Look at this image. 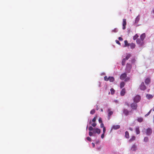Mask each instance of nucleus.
I'll return each mask as SVG.
<instances>
[{
    "label": "nucleus",
    "mask_w": 154,
    "mask_h": 154,
    "mask_svg": "<svg viewBox=\"0 0 154 154\" xmlns=\"http://www.w3.org/2000/svg\"><path fill=\"white\" fill-rule=\"evenodd\" d=\"M132 68V65L129 63H127L126 67L125 69L127 72L129 73L131 71V70Z\"/></svg>",
    "instance_id": "f257e3e1"
},
{
    "label": "nucleus",
    "mask_w": 154,
    "mask_h": 154,
    "mask_svg": "<svg viewBox=\"0 0 154 154\" xmlns=\"http://www.w3.org/2000/svg\"><path fill=\"white\" fill-rule=\"evenodd\" d=\"M140 100V97L138 95H136L134 98V100L136 103L138 102Z\"/></svg>",
    "instance_id": "f03ea898"
},
{
    "label": "nucleus",
    "mask_w": 154,
    "mask_h": 154,
    "mask_svg": "<svg viewBox=\"0 0 154 154\" xmlns=\"http://www.w3.org/2000/svg\"><path fill=\"white\" fill-rule=\"evenodd\" d=\"M93 131L94 134L97 133L98 134H99L101 132V130L100 129L98 128H94Z\"/></svg>",
    "instance_id": "7ed1b4c3"
},
{
    "label": "nucleus",
    "mask_w": 154,
    "mask_h": 154,
    "mask_svg": "<svg viewBox=\"0 0 154 154\" xmlns=\"http://www.w3.org/2000/svg\"><path fill=\"white\" fill-rule=\"evenodd\" d=\"M140 89L142 90H144L146 89V87L145 85L143 82H142L140 86Z\"/></svg>",
    "instance_id": "20e7f679"
},
{
    "label": "nucleus",
    "mask_w": 154,
    "mask_h": 154,
    "mask_svg": "<svg viewBox=\"0 0 154 154\" xmlns=\"http://www.w3.org/2000/svg\"><path fill=\"white\" fill-rule=\"evenodd\" d=\"M126 19H123V23H122V29H126Z\"/></svg>",
    "instance_id": "39448f33"
},
{
    "label": "nucleus",
    "mask_w": 154,
    "mask_h": 154,
    "mask_svg": "<svg viewBox=\"0 0 154 154\" xmlns=\"http://www.w3.org/2000/svg\"><path fill=\"white\" fill-rule=\"evenodd\" d=\"M136 42L140 46H142L143 45V41L140 38L137 39Z\"/></svg>",
    "instance_id": "423d86ee"
},
{
    "label": "nucleus",
    "mask_w": 154,
    "mask_h": 154,
    "mask_svg": "<svg viewBox=\"0 0 154 154\" xmlns=\"http://www.w3.org/2000/svg\"><path fill=\"white\" fill-rule=\"evenodd\" d=\"M131 107L133 109L136 110L137 107V105L136 103H133L131 105Z\"/></svg>",
    "instance_id": "0eeeda50"
},
{
    "label": "nucleus",
    "mask_w": 154,
    "mask_h": 154,
    "mask_svg": "<svg viewBox=\"0 0 154 154\" xmlns=\"http://www.w3.org/2000/svg\"><path fill=\"white\" fill-rule=\"evenodd\" d=\"M152 130L150 128H148L146 130V134L148 135H150L152 133Z\"/></svg>",
    "instance_id": "6e6552de"
},
{
    "label": "nucleus",
    "mask_w": 154,
    "mask_h": 154,
    "mask_svg": "<svg viewBox=\"0 0 154 154\" xmlns=\"http://www.w3.org/2000/svg\"><path fill=\"white\" fill-rule=\"evenodd\" d=\"M127 76V74L126 73H123L120 76V79L123 80L125 79Z\"/></svg>",
    "instance_id": "1a4fd4ad"
},
{
    "label": "nucleus",
    "mask_w": 154,
    "mask_h": 154,
    "mask_svg": "<svg viewBox=\"0 0 154 154\" xmlns=\"http://www.w3.org/2000/svg\"><path fill=\"white\" fill-rule=\"evenodd\" d=\"M150 78L149 77L147 78L145 81V83L146 85L149 84L150 83Z\"/></svg>",
    "instance_id": "9d476101"
},
{
    "label": "nucleus",
    "mask_w": 154,
    "mask_h": 154,
    "mask_svg": "<svg viewBox=\"0 0 154 154\" xmlns=\"http://www.w3.org/2000/svg\"><path fill=\"white\" fill-rule=\"evenodd\" d=\"M126 93V90L125 88H123L120 92V95L122 96H124Z\"/></svg>",
    "instance_id": "9b49d317"
},
{
    "label": "nucleus",
    "mask_w": 154,
    "mask_h": 154,
    "mask_svg": "<svg viewBox=\"0 0 154 154\" xmlns=\"http://www.w3.org/2000/svg\"><path fill=\"white\" fill-rule=\"evenodd\" d=\"M108 115L109 117V119L110 116L113 114V112L112 111H111L110 109H108Z\"/></svg>",
    "instance_id": "f8f14e48"
},
{
    "label": "nucleus",
    "mask_w": 154,
    "mask_h": 154,
    "mask_svg": "<svg viewBox=\"0 0 154 154\" xmlns=\"http://www.w3.org/2000/svg\"><path fill=\"white\" fill-rule=\"evenodd\" d=\"M135 130L137 134H140V131L139 127H137L135 128Z\"/></svg>",
    "instance_id": "ddd939ff"
},
{
    "label": "nucleus",
    "mask_w": 154,
    "mask_h": 154,
    "mask_svg": "<svg viewBox=\"0 0 154 154\" xmlns=\"http://www.w3.org/2000/svg\"><path fill=\"white\" fill-rule=\"evenodd\" d=\"M136 139V137L135 136H131V138L129 139V141L130 142H131L135 140Z\"/></svg>",
    "instance_id": "4468645a"
},
{
    "label": "nucleus",
    "mask_w": 154,
    "mask_h": 154,
    "mask_svg": "<svg viewBox=\"0 0 154 154\" xmlns=\"http://www.w3.org/2000/svg\"><path fill=\"white\" fill-rule=\"evenodd\" d=\"M146 37L145 33H143L140 36V38L143 41L144 40Z\"/></svg>",
    "instance_id": "2eb2a0df"
},
{
    "label": "nucleus",
    "mask_w": 154,
    "mask_h": 154,
    "mask_svg": "<svg viewBox=\"0 0 154 154\" xmlns=\"http://www.w3.org/2000/svg\"><path fill=\"white\" fill-rule=\"evenodd\" d=\"M123 113L126 115L127 116L129 114V111L126 109H124L123 110Z\"/></svg>",
    "instance_id": "dca6fc26"
},
{
    "label": "nucleus",
    "mask_w": 154,
    "mask_h": 154,
    "mask_svg": "<svg viewBox=\"0 0 154 154\" xmlns=\"http://www.w3.org/2000/svg\"><path fill=\"white\" fill-rule=\"evenodd\" d=\"M129 46L130 47L131 49H133L135 47V45L133 43H131L129 44Z\"/></svg>",
    "instance_id": "f3484780"
},
{
    "label": "nucleus",
    "mask_w": 154,
    "mask_h": 154,
    "mask_svg": "<svg viewBox=\"0 0 154 154\" xmlns=\"http://www.w3.org/2000/svg\"><path fill=\"white\" fill-rule=\"evenodd\" d=\"M137 146L135 144H133L132 146L131 149L133 151H136L137 149Z\"/></svg>",
    "instance_id": "a211bd4d"
},
{
    "label": "nucleus",
    "mask_w": 154,
    "mask_h": 154,
    "mask_svg": "<svg viewBox=\"0 0 154 154\" xmlns=\"http://www.w3.org/2000/svg\"><path fill=\"white\" fill-rule=\"evenodd\" d=\"M109 80L110 82H113L115 80V79L112 76H109Z\"/></svg>",
    "instance_id": "6ab92c4d"
},
{
    "label": "nucleus",
    "mask_w": 154,
    "mask_h": 154,
    "mask_svg": "<svg viewBox=\"0 0 154 154\" xmlns=\"http://www.w3.org/2000/svg\"><path fill=\"white\" fill-rule=\"evenodd\" d=\"M146 97L147 99H150L152 98L153 96L151 94H147L146 96Z\"/></svg>",
    "instance_id": "aec40b11"
},
{
    "label": "nucleus",
    "mask_w": 154,
    "mask_h": 154,
    "mask_svg": "<svg viewBox=\"0 0 154 154\" xmlns=\"http://www.w3.org/2000/svg\"><path fill=\"white\" fill-rule=\"evenodd\" d=\"M125 137L126 138L128 139L129 137V134L128 132V131H126L125 132Z\"/></svg>",
    "instance_id": "412c9836"
},
{
    "label": "nucleus",
    "mask_w": 154,
    "mask_h": 154,
    "mask_svg": "<svg viewBox=\"0 0 154 154\" xmlns=\"http://www.w3.org/2000/svg\"><path fill=\"white\" fill-rule=\"evenodd\" d=\"M120 127V126L119 125H114L112 126V128L114 129H119Z\"/></svg>",
    "instance_id": "4be33fe9"
},
{
    "label": "nucleus",
    "mask_w": 154,
    "mask_h": 154,
    "mask_svg": "<svg viewBox=\"0 0 154 154\" xmlns=\"http://www.w3.org/2000/svg\"><path fill=\"white\" fill-rule=\"evenodd\" d=\"M131 56V54H127V56L125 57V58H124L125 60H127Z\"/></svg>",
    "instance_id": "5701e85b"
},
{
    "label": "nucleus",
    "mask_w": 154,
    "mask_h": 154,
    "mask_svg": "<svg viewBox=\"0 0 154 154\" xmlns=\"http://www.w3.org/2000/svg\"><path fill=\"white\" fill-rule=\"evenodd\" d=\"M140 19V17L139 15H138L137 17L136 18L135 20V23H137L139 21Z\"/></svg>",
    "instance_id": "b1692460"
},
{
    "label": "nucleus",
    "mask_w": 154,
    "mask_h": 154,
    "mask_svg": "<svg viewBox=\"0 0 154 154\" xmlns=\"http://www.w3.org/2000/svg\"><path fill=\"white\" fill-rule=\"evenodd\" d=\"M124 43L125 47L129 46V44H130V43H128V41L127 40H125L124 41Z\"/></svg>",
    "instance_id": "393cba45"
},
{
    "label": "nucleus",
    "mask_w": 154,
    "mask_h": 154,
    "mask_svg": "<svg viewBox=\"0 0 154 154\" xmlns=\"http://www.w3.org/2000/svg\"><path fill=\"white\" fill-rule=\"evenodd\" d=\"M137 121L139 122H141L143 121V118L141 117L138 118L137 119Z\"/></svg>",
    "instance_id": "a878e982"
},
{
    "label": "nucleus",
    "mask_w": 154,
    "mask_h": 154,
    "mask_svg": "<svg viewBox=\"0 0 154 154\" xmlns=\"http://www.w3.org/2000/svg\"><path fill=\"white\" fill-rule=\"evenodd\" d=\"M125 85V83L124 82H122L120 83V88H123Z\"/></svg>",
    "instance_id": "bb28decb"
},
{
    "label": "nucleus",
    "mask_w": 154,
    "mask_h": 154,
    "mask_svg": "<svg viewBox=\"0 0 154 154\" xmlns=\"http://www.w3.org/2000/svg\"><path fill=\"white\" fill-rule=\"evenodd\" d=\"M111 93L113 95L115 93V90L113 88H111L110 90Z\"/></svg>",
    "instance_id": "cd10ccee"
},
{
    "label": "nucleus",
    "mask_w": 154,
    "mask_h": 154,
    "mask_svg": "<svg viewBox=\"0 0 154 154\" xmlns=\"http://www.w3.org/2000/svg\"><path fill=\"white\" fill-rule=\"evenodd\" d=\"M126 60L124 58L123 59L122 63V66L125 65Z\"/></svg>",
    "instance_id": "c85d7f7f"
},
{
    "label": "nucleus",
    "mask_w": 154,
    "mask_h": 154,
    "mask_svg": "<svg viewBox=\"0 0 154 154\" xmlns=\"http://www.w3.org/2000/svg\"><path fill=\"white\" fill-rule=\"evenodd\" d=\"M149 141V138L147 137H145L144 139V141L145 142H147Z\"/></svg>",
    "instance_id": "c756f323"
},
{
    "label": "nucleus",
    "mask_w": 154,
    "mask_h": 154,
    "mask_svg": "<svg viewBox=\"0 0 154 154\" xmlns=\"http://www.w3.org/2000/svg\"><path fill=\"white\" fill-rule=\"evenodd\" d=\"M138 37V35L136 34L134 37H133V39L134 40H135Z\"/></svg>",
    "instance_id": "7c9ffc66"
},
{
    "label": "nucleus",
    "mask_w": 154,
    "mask_h": 154,
    "mask_svg": "<svg viewBox=\"0 0 154 154\" xmlns=\"http://www.w3.org/2000/svg\"><path fill=\"white\" fill-rule=\"evenodd\" d=\"M104 80L106 81H107L109 80V77H107L106 76H104Z\"/></svg>",
    "instance_id": "2f4dec72"
},
{
    "label": "nucleus",
    "mask_w": 154,
    "mask_h": 154,
    "mask_svg": "<svg viewBox=\"0 0 154 154\" xmlns=\"http://www.w3.org/2000/svg\"><path fill=\"white\" fill-rule=\"evenodd\" d=\"M118 31V29L117 28H115L112 30V32H116Z\"/></svg>",
    "instance_id": "473e14b6"
},
{
    "label": "nucleus",
    "mask_w": 154,
    "mask_h": 154,
    "mask_svg": "<svg viewBox=\"0 0 154 154\" xmlns=\"http://www.w3.org/2000/svg\"><path fill=\"white\" fill-rule=\"evenodd\" d=\"M95 110L94 109H93L91 110L90 112V113L91 114H94L95 112Z\"/></svg>",
    "instance_id": "72a5a7b5"
},
{
    "label": "nucleus",
    "mask_w": 154,
    "mask_h": 154,
    "mask_svg": "<svg viewBox=\"0 0 154 154\" xmlns=\"http://www.w3.org/2000/svg\"><path fill=\"white\" fill-rule=\"evenodd\" d=\"M152 111V109L150 110V111L149 112L146 114L145 116V117H147V116L149 115L150 113Z\"/></svg>",
    "instance_id": "f704fd0d"
},
{
    "label": "nucleus",
    "mask_w": 154,
    "mask_h": 154,
    "mask_svg": "<svg viewBox=\"0 0 154 154\" xmlns=\"http://www.w3.org/2000/svg\"><path fill=\"white\" fill-rule=\"evenodd\" d=\"M94 128H93L92 126H90L89 128H88V129L89 130L91 131H93L94 130Z\"/></svg>",
    "instance_id": "c9c22d12"
},
{
    "label": "nucleus",
    "mask_w": 154,
    "mask_h": 154,
    "mask_svg": "<svg viewBox=\"0 0 154 154\" xmlns=\"http://www.w3.org/2000/svg\"><path fill=\"white\" fill-rule=\"evenodd\" d=\"M93 131L92 132L91 131H90L89 132V134L90 136H93Z\"/></svg>",
    "instance_id": "e433bc0d"
},
{
    "label": "nucleus",
    "mask_w": 154,
    "mask_h": 154,
    "mask_svg": "<svg viewBox=\"0 0 154 154\" xmlns=\"http://www.w3.org/2000/svg\"><path fill=\"white\" fill-rule=\"evenodd\" d=\"M97 117V116H96L95 117H94V118H93V119H92V122H95L96 120V118Z\"/></svg>",
    "instance_id": "4c0bfd02"
},
{
    "label": "nucleus",
    "mask_w": 154,
    "mask_h": 154,
    "mask_svg": "<svg viewBox=\"0 0 154 154\" xmlns=\"http://www.w3.org/2000/svg\"><path fill=\"white\" fill-rule=\"evenodd\" d=\"M96 125H97V124L96 123H95V122H94L92 124H91V125H92V126H93V127H95L96 126Z\"/></svg>",
    "instance_id": "58836bf2"
},
{
    "label": "nucleus",
    "mask_w": 154,
    "mask_h": 154,
    "mask_svg": "<svg viewBox=\"0 0 154 154\" xmlns=\"http://www.w3.org/2000/svg\"><path fill=\"white\" fill-rule=\"evenodd\" d=\"M98 121H99V122L100 123H102V119H101V118H99V120H98Z\"/></svg>",
    "instance_id": "ea45409f"
},
{
    "label": "nucleus",
    "mask_w": 154,
    "mask_h": 154,
    "mask_svg": "<svg viewBox=\"0 0 154 154\" xmlns=\"http://www.w3.org/2000/svg\"><path fill=\"white\" fill-rule=\"evenodd\" d=\"M86 139L87 140L90 141H91V138L89 137H87L86 138Z\"/></svg>",
    "instance_id": "a19ab883"
},
{
    "label": "nucleus",
    "mask_w": 154,
    "mask_h": 154,
    "mask_svg": "<svg viewBox=\"0 0 154 154\" xmlns=\"http://www.w3.org/2000/svg\"><path fill=\"white\" fill-rule=\"evenodd\" d=\"M100 126L101 128H103L104 127H105L104 126V124L103 123H101Z\"/></svg>",
    "instance_id": "79ce46f5"
},
{
    "label": "nucleus",
    "mask_w": 154,
    "mask_h": 154,
    "mask_svg": "<svg viewBox=\"0 0 154 154\" xmlns=\"http://www.w3.org/2000/svg\"><path fill=\"white\" fill-rule=\"evenodd\" d=\"M116 43H117V44L120 45V44H121L120 43L118 40H116Z\"/></svg>",
    "instance_id": "37998d69"
},
{
    "label": "nucleus",
    "mask_w": 154,
    "mask_h": 154,
    "mask_svg": "<svg viewBox=\"0 0 154 154\" xmlns=\"http://www.w3.org/2000/svg\"><path fill=\"white\" fill-rule=\"evenodd\" d=\"M106 130L105 128L104 127L103 128V133L105 134V133Z\"/></svg>",
    "instance_id": "c03bdc74"
},
{
    "label": "nucleus",
    "mask_w": 154,
    "mask_h": 154,
    "mask_svg": "<svg viewBox=\"0 0 154 154\" xmlns=\"http://www.w3.org/2000/svg\"><path fill=\"white\" fill-rule=\"evenodd\" d=\"M121 41H122L123 40V38L121 37H119L118 38Z\"/></svg>",
    "instance_id": "a18cd8bd"
},
{
    "label": "nucleus",
    "mask_w": 154,
    "mask_h": 154,
    "mask_svg": "<svg viewBox=\"0 0 154 154\" xmlns=\"http://www.w3.org/2000/svg\"><path fill=\"white\" fill-rule=\"evenodd\" d=\"M104 136V134L103 133L101 135V137L102 138H103Z\"/></svg>",
    "instance_id": "49530a36"
},
{
    "label": "nucleus",
    "mask_w": 154,
    "mask_h": 154,
    "mask_svg": "<svg viewBox=\"0 0 154 154\" xmlns=\"http://www.w3.org/2000/svg\"><path fill=\"white\" fill-rule=\"evenodd\" d=\"M130 79V78H128V77L125 80V81H128V80H129Z\"/></svg>",
    "instance_id": "de8ad7c7"
},
{
    "label": "nucleus",
    "mask_w": 154,
    "mask_h": 154,
    "mask_svg": "<svg viewBox=\"0 0 154 154\" xmlns=\"http://www.w3.org/2000/svg\"><path fill=\"white\" fill-rule=\"evenodd\" d=\"M92 145L93 147H94H94L95 146V145L94 143H92Z\"/></svg>",
    "instance_id": "09e8293b"
},
{
    "label": "nucleus",
    "mask_w": 154,
    "mask_h": 154,
    "mask_svg": "<svg viewBox=\"0 0 154 154\" xmlns=\"http://www.w3.org/2000/svg\"><path fill=\"white\" fill-rule=\"evenodd\" d=\"M96 109L97 110H98L99 108H98V105H96Z\"/></svg>",
    "instance_id": "8fccbe9b"
},
{
    "label": "nucleus",
    "mask_w": 154,
    "mask_h": 154,
    "mask_svg": "<svg viewBox=\"0 0 154 154\" xmlns=\"http://www.w3.org/2000/svg\"><path fill=\"white\" fill-rule=\"evenodd\" d=\"M129 129L131 131H132L133 130V129L131 128H129Z\"/></svg>",
    "instance_id": "3c124183"
},
{
    "label": "nucleus",
    "mask_w": 154,
    "mask_h": 154,
    "mask_svg": "<svg viewBox=\"0 0 154 154\" xmlns=\"http://www.w3.org/2000/svg\"><path fill=\"white\" fill-rule=\"evenodd\" d=\"M134 61H135V60L134 59H133V60H132V62H134Z\"/></svg>",
    "instance_id": "603ef678"
},
{
    "label": "nucleus",
    "mask_w": 154,
    "mask_h": 154,
    "mask_svg": "<svg viewBox=\"0 0 154 154\" xmlns=\"http://www.w3.org/2000/svg\"><path fill=\"white\" fill-rule=\"evenodd\" d=\"M107 88V86L106 85V86H105V89H106V90Z\"/></svg>",
    "instance_id": "864d4df0"
},
{
    "label": "nucleus",
    "mask_w": 154,
    "mask_h": 154,
    "mask_svg": "<svg viewBox=\"0 0 154 154\" xmlns=\"http://www.w3.org/2000/svg\"><path fill=\"white\" fill-rule=\"evenodd\" d=\"M101 111L102 112H103V109H101Z\"/></svg>",
    "instance_id": "5fc2aeb1"
},
{
    "label": "nucleus",
    "mask_w": 154,
    "mask_h": 154,
    "mask_svg": "<svg viewBox=\"0 0 154 154\" xmlns=\"http://www.w3.org/2000/svg\"><path fill=\"white\" fill-rule=\"evenodd\" d=\"M91 121H90V122H89L90 124H91Z\"/></svg>",
    "instance_id": "6e6d98bb"
},
{
    "label": "nucleus",
    "mask_w": 154,
    "mask_h": 154,
    "mask_svg": "<svg viewBox=\"0 0 154 154\" xmlns=\"http://www.w3.org/2000/svg\"><path fill=\"white\" fill-rule=\"evenodd\" d=\"M153 12L154 13V10L153 11Z\"/></svg>",
    "instance_id": "4d7b16f0"
},
{
    "label": "nucleus",
    "mask_w": 154,
    "mask_h": 154,
    "mask_svg": "<svg viewBox=\"0 0 154 154\" xmlns=\"http://www.w3.org/2000/svg\"><path fill=\"white\" fill-rule=\"evenodd\" d=\"M108 94H110V92H109V93Z\"/></svg>",
    "instance_id": "13d9d810"
},
{
    "label": "nucleus",
    "mask_w": 154,
    "mask_h": 154,
    "mask_svg": "<svg viewBox=\"0 0 154 154\" xmlns=\"http://www.w3.org/2000/svg\"><path fill=\"white\" fill-rule=\"evenodd\" d=\"M88 128V126H87V128Z\"/></svg>",
    "instance_id": "bf43d9fd"
}]
</instances>
